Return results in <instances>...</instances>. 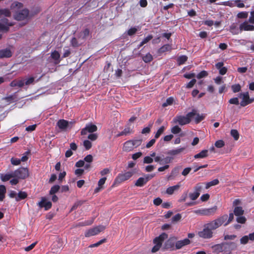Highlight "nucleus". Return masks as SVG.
Returning a JSON list of instances; mask_svg holds the SVG:
<instances>
[{"mask_svg": "<svg viewBox=\"0 0 254 254\" xmlns=\"http://www.w3.org/2000/svg\"><path fill=\"white\" fill-rule=\"evenodd\" d=\"M106 180V177H103L99 180L98 183V186L94 190L95 193H97L99 192L101 190L103 189L104 187L103 186L105 183Z\"/></svg>", "mask_w": 254, "mask_h": 254, "instance_id": "obj_21", "label": "nucleus"}, {"mask_svg": "<svg viewBox=\"0 0 254 254\" xmlns=\"http://www.w3.org/2000/svg\"><path fill=\"white\" fill-rule=\"evenodd\" d=\"M146 182L143 177L139 178L135 183V186L139 187H142L146 184Z\"/></svg>", "mask_w": 254, "mask_h": 254, "instance_id": "obj_37", "label": "nucleus"}, {"mask_svg": "<svg viewBox=\"0 0 254 254\" xmlns=\"http://www.w3.org/2000/svg\"><path fill=\"white\" fill-rule=\"evenodd\" d=\"M38 205L40 208H45V210H48L52 207V202L50 201H47L45 197H42L41 201L39 202Z\"/></svg>", "mask_w": 254, "mask_h": 254, "instance_id": "obj_15", "label": "nucleus"}, {"mask_svg": "<svg viewBox=\"0 0 254 254\" xmlns=\"http://www.w3.org/2000/svg\"><path fill=\"white\" fill-rule=\"evenodd\" d=\"M153 38V36L152 35H148L146 37L144 38L143 40L141 41V44L144 45L148 43L149 41H150Z\"/></svg>", "mask_w": 254, "mask_h": 254, "instance_id": "obj_62", "label": "nucleus"}, {"mask_svg": "<svg viewBox=\"0 0 254 254\" xmlns=\"http://www.w3.org/2000/svg\"><path fill=\"white\" fill-rule=\"evenodd\" d=\"M176 240L177 238L176 237L170 238L165 243L163 249L170 251L175 250V244Z\"/></svg>", "mask_w": 254, "mask_h": 254, "instance_id": "obj_8", "label": "nucleus"}, {"mask_svg": "<svg viewBox=\"0 0 254 254\" xmlns=\"http://www.w3.org/2000/svg\"><path fill=\"white\" fill-rule=\"evenodd\" d=\"M225 145L224 142L222 140H218L215 143V145L217 148H222Z\"/></svg>", "mask_w": 254, "mask_h": 254, "instance_id": "obj_63", "label": "nucleus"}, {"mask_svg": "<svg viewBox=\"0 0 254 254\" xmlns=\"http://www.w3.org/2000/svg\"><path fill=\"white\" fill-rule=\"evenodd\" d=\"M106 242V239H103L101 240L97 243L90 245L89 247V248L97 247L99 246L100 245L103 244L104 243H105Z\"/></svg>", "mask_w": 254, "mask_h": 254, "instance_id": "obj_54", "label": "nucleus"}, {"mask_svg": "<svg viewBox=\"0 0 254 254\" xmlns=\"http://www.w3.org/2000/svg\"><path fill=\"white\" fill-rule=\"evenodd\" d=\"M83 146L86 150H89L92 147V143L89 140H85L83 141Z\"/></svg>", "mask_w": 254, "mask_h": 254, "instance_id": "obj_47", "label": "nucleus"}, {"mask_svg": "<svg viewBox=\"0 0 254 254\" xmlns=\"http://www.w3.org/2000/svg\"><path fill=\"white\" fill-rule=\"evenodd\" d=\"M98 138V135L97 133H91L88 135V139L91 141H95Z\"/></svg>", "mask_w": 254, "mask_h": 254, "instance_id": "obj_59", "label": "nucleus"}, {"mask_svg": "<svg viewBox=\"0 0 254 254\" xmlns=\"http://www.w3.org/2000/svg\"><path fill=\"white\" fill-rule=\"evenodd\" d=\"M165 129V127L164 126H161L157 131L155 135V138L156 139L158 138L163 133Z\"/></svg>", "mask_w": 254, "mask_h": 254, "instance_id": "obj_42", "label": "nucleus"}, {"mask_svg": "<svg viewBox=\"0 0 254 254\" xmlns=\"http://www.w3.org/2000/svg\"><path fill=\"white\" fill-rule=\"evenodd\" d=\"M212 249L215 253L217 254L223 252L222 243L213 246Z\"/></svg>", "mask_w": 254, "mask_h": 254, "instance_id": "obj_32", "label": "nucleus"}, {"mask_svg": "<svg viewBox=\"0 0 254 254\" xmlns=\"http://www.w3.org/2000/svg\"><path fill=\"white\" fill-rule=\"evenodd\" d=\"M70 43H71V45L73 47H74V48L77 47H78L80 45V44L78 43V42L77 41V40L75 37H73L71 39V41H70Z\"/></svg>", "mask_w": 254, "mask_h": 254, "instance_id": "obj_57", "label": "nucleus"}, {"mask_svg": "<svg viewBox=\"0 0 254 254\" xmlns=\"http://www.w3.org/2000/svg\"><path fill=\"white\" fill-rule=\"evenodd\" d=\"M227 219V215L224 214L209 223L205 224L203 230L198 232V235L199 237L205 239L211 238L213 237L212 230H214L222 226Z\"/></svg>", "mask_w": 254, "mask_h": 254, "instance_id": "obj_1", "label": "nucleus"}, {"mask_svg": "<svg viewBox=\"0 0 254 254\" xmlns=\"http://www.w3.org/2000/svg\"><path fill=\"white\" fill-rule=\"evenodd\" d=\"M4 15L6 17H10L11 16V12L8 9H0V16Z\"/></svg>", "mask_w": 254, "mask_h": 254, "instance_id": "obj_39", "label": "nucleus"}, {"mask_svg": "<svg viewBox=\"0 0 254 254\" xmlns=\"http://www.w3.org/2000/svg\"><path fill=\"white\" fill-rule=\"evenodd\" d=\"M132 145L134 148H136L141 145L142 140L141 139L131 140Z\"/></svg>", "mask_w": 254, "mask_h": 254, "instance_id": "obj_51", "label": "nucleus"}, {"mask_svg": "<svg viewBox=\"0 0 254 254\" xmlns=\"http://www.w3.org/2000/svg\"><path fill=\"white\" fill-rule=\"evenodd\" d=\"M190 243L189 239L186 238L184 240L176 241L175 244V249L179 250L185 246H187Z\"/></svg>", "mask_w": 254, "mask_h": 254, "instance_id": "obj_16", "label": "nucleus"}, {"mask_svg": "<svg viewBox=\"0 0 254 254\" xmlns=\"http://www.w3.org/2000/svg\"><path fill=\"white\" fill-rule=\"evenodd\" d=\"M219 183V181L218 179H214L209 182H207L206 184L205 189H208L212 186H214L218 185Z\"/></svg>", "mask_w": 254, "mask_h": 254, "instance_id": "obj_38", "label": "nucleus"}, {"mask_svg": "<svg viewBox=\"0 0 254 254\" xmlns=\"http://www.w3.org/2000/svg\"><path fill=\"white\" fill-rule=\"evenodd\" d=\"M239 97L242 98L240 105L242 107H245L253 103L254 101V98H250L248 92L241 93L239 94Z\"/></svg>", "mask_w": 254, "mask_h": 254, "instance_id": "obj_6", "label": "nucleus"}, {"mask_svg": "<svg viewBox=\"0 0 254 254\" xmlns=\"http://www.w3.org/2000/svg\"><path fill=\"white\" fill-rule=\"evenodd\" d=\"M231 135L233 137L235 140H238L239 138V133L236 129H232L231 130Z\"/></svg>", "mask_w": 254, "mask_h": 254, "instance_id": "obj_44", "label": "nucleus"}, {"mask_svg": "<svg viewBox=\"0 0 254 254\" xmlns=\"http://www.w3.org/2000/svg\"><path fill=\"white\" fill-rule=\"evenodd\" d=\"M27 193L25 191H20L17 194L16 197V201H19L22 199H24L27 197Z\"/></svg>", "mask_w": 254, "mask_h": 254, "instance_id": "obj_28", "label": "nucleus"}, {"mask_svg": "<svg viewBox=\"0 0 254 254\" xmlns=\"http://www.w3.org/2000/svg\"><path fill=\"white\" fill-rule=\"evenodd\" d=\"M69 123L72 124V122H69L64 119H61L58 121L57 126L60 129L65 130L68 127Z\"/></svg>", "mask_w": 254, "mask_h": 254, "instance_id": "obj_17", "label": "nucleus"}, {"mask_svg": "<svg viewBox=\"0 0 254 254\" xmlns=\"http://www.w3.org/2000/svg\"><path fill=\"white\" fill-rule=\"evenodd\" d=\"M12 172L14 178H17L19 179L24 180L29 176L27 168L20 167Z\"/></svg>", "mask_w": 254, "mask_h": 254, "instance_id": "obj_4", "label": "nucleus"}, {"mask_svg": "<svg viewBox=\"0 0 254 254\" xmlns=\"http://www.w3.org/2000/svg\"><path fill=\"white\" fill-rule=\"evenodd\" d=\"M231 88L234 93H237L241 91V86L239 84H236L232 85Z\"/></svg>", "mask_w": 254, "mask_h": 254, "instance_id": "obj_43", "label": "nucleus"}, {"mask_svg": "<svg viewBox=\"0 0 254 254\" xmlns=\"http://www.w3.org/2000/svg\"><path fill=\"white\" fill-rule=\"evenodd\" d=\"M246 221H247V219H246V217L245 216H243V215L237 216V217L236 218V221L238 223L245 224L246 223Z\"/></svg>", "mask_w": 254, "mask_h": 254, "instance_id": "obj_50", "label": "nucleus"}, {"mask_svg": "<svg viewBox=\"0 0 254 254\" xmlns=\"http://www.w3.org/2000/svg\"><path fill=\"white\" fill-rule=\"evenodd\" d=\"M202 187L200 184H197L194 187V191L189 194V196L192 200H196L199 196Z\"/></svg>", "mask_w": 254, "mask_h": 254, "instance_id": "obj_13", "label": "nucleus"}, {"mask_svg": "<svg viewBox=\"0 0 254 254\" xmlns=\"http://www.w3.org/2000/svg\"><path fill=\"white\" fill-rule=\"evenodd\" d=\"M24 85V82L23 80H13L10 83V86L11 87L18 86L19 87H22Z\"/></svg>", "mask_w": 254, "mask_h": 254, "instance_id": "obj_24", "label": "nucleus"}, {"mask_svg": "<svg viewBox=\"0 0 254 254\" xmlns=\"http://www.w3.org/2000/svg\"><path fill=\"white\" fill-rule=\"evenodd\" d=\"M188 60V57L186 55H183L178 58L177 63L178 64L180 65L184 64Z\"/></svg>", "mask_w": 254, "mask_h": 254, "instance_id": "obj_35", "label": "nucleus"}, {"mask_svg": "<svg viewBox=\"0 0 254 254\" xmlns=\"http://www.w3.org/2000/svg\"><path fill=\"white\" fill-rule=\"evenodd\" d=\"M133 173L132 171H128L125 173L119 174L115 178L114 184H120L130 179L133 175Z\"/></svg>", "mask_w": 254, "mask_h": 254, "instance_id": "obj_5", "label": "nucleus"}, {"mask_svg": "<svg viewBox=\"0 0 254 254\" xmlns=\"http://www.w3.org/2000/svg\"><path fill=\"white\" fill-rule=\"evenodd\" d=\"M142 59L144 62H145V63H149L153 60V56L149 53L146 54L145 56H143Z\"/></svg>", "mask_w": 254, "mask_h": 254, "instance_id": "obj_36", "label": "nucleus"}, {"mask_svg": "<svg viewBox=\"0 0 254 254\" xmlns=\"http://www.w3.org/2000/svg\"><path fill=\"white\" fill-rule=\"evenodd\" d=\"M14 178L13 172L8 174H0V178L2 182L9 181L11 178Z\"/></svg>", "mask_w": 254, "mask_h": 254, "instance_id": "obj_25", "label": "nucleus"}, {"mask_svg": "<svg viewBox=\"0 0 254 254\" xmlns=\"http://www.w3.org/2000/svg\"><path fill=\"white\" fill-rule=\"evenodd\" d=\"M207 71L205 70H202L200 71L197 75H196V77L198 79H201L202 78L206 77L208 75Z\"/></svg>", "mask_w": 254, "mask_h": 254, "instance_id": "obj_52", "label": "nucleus"}, {"mask_svg": "<svg viewBox=\"0 0 254 254\" xmlns=\"http://www.w3.org/2000/svg\"><path fill=\"white\" fill-rule=\"evenodd\" d=\"M174 157L173 156H167L165 158L163 159L162 160L164 164L167 165V164L171 163Z\"/></svg>", "mask_w": 254, "mask_h": 254, "instance_id": "obj_55", "label": "nucleus"}, {"mask_svg": "<svg viewBox=\"0 0 254 254\" xmlns=\"http://www.w3.org/2000/svg\"><path fill=\"white\" fill-rule=\"evenodd\" d=\"M195 116H196V117L194 119V121L196 124H198L204 119V117L203 115H200L196 113Z\"/></svg>", "mask_w": 254, "mask_h": 254, "instance_id": "obj_49", "label": "nucleus"}, {"mask_svg": "<svg viewBox=\"0 0 254 254\" xmlns=\"http://www.w3.org/2000/svg\"><path fill=\"white\" fill-rule=\"evenodd\" d=\"M184 149H185V148L183 147L180 148H178L176 149H173V150L168 151L166 153V154L167 155H169L172 156H175V155H177L179 154L180 153H181V152H182L184 150Z\"/></svg>", "mask_w": 254, "mask_h": 254, "instance_id": "obj_26", "label": "nucleus"}, {"mask_svg": "<svg viewBox=\"0 0 254 254\" xmlns=\"http://www.w3.org/2000/svg\"><path fill=\"white\" fill-rule=\"evenodd\" d=\"M83 203H84V201H81V200L77 201L75 202L74 203L73 205L72 206L70 211H73L74 210H75L76 209H77V208L79 206L81 205Z\"/></svg>", "mask_w": 254, "mask_h": 254, "instance_id": "obj_53", "label": "nucleus"}, {"mask_svg": "<svg viewBox=\"0 0 254 254\" xmlns=\"http://www.w3.org/2000/svg\"><path fill=\"white\" fill-rule=\"evenodd\" d=\"M89 30L88 28H86L80 33L79 38H81L82 39H85L89 36Z\"/></svg>", "mask_w": 254, "mask_h": 254, "instance_id": "obj_33", "label": "nucleus"}, {"mask_svg": "<svg viewBox=\"0 0 254 254\" xmlns=\"http://www.w3.org/2000/svg\"><path fill=\"white\" fill-rule=\"evenodd\" d=\"M6 191L5 187L4 185H0V201H3L5 198Z\"/></svg>", "mask_w": 254, "mask_h": 254, "instance_id": "obj_34", "label": "nucleus"}, {"mask_svg": "<svg viewBox=\"0 0 254 254\" xmlns=\"http://www.w3.org/2000/svg\"><path fill=\"white\" fill-rule=\"evenodd\" d=\"M171 50V46L169 44H165L160 48L158 50V53L161 54L165 52L169 51Z\"/></svg>", "mask_w": 254, "mask_h": 254, "instance_id": "obj_29", "label": "nucleus"}, {"mask_svg": "<svg viewBox=\"0 0 254 254\" xmlns=\"http://www.w3.org/2000/svg\"><path fill=\"white\" fill-rule=\"evenodd\" d=\"M12 24L9 22V20L6 18H2L0 19V31H7L9 27Z\"/></svg>", "mask_w": 254, "mask_h": 254, "instance_id": "obj_12", "label": "nucleus"}, {"mask_svg": "<svg viewBox=\"0 0 254 254\" xmlns=\"http://www.w3.org/2000/svg\"><path fill=\"white\" fill-rule=\"evenodd\" d=\"M29 15V10L27 9H24L21 10L17 11L14 15V19L20 21L26 19Z\"/></svg>", "mask_w": 254, "mask_h": 254, "instance_id": "obj_9", "label": "nucleus"}, {"mask_svg": "<svg viewBox=\"0 0 254 254\" xmlns=\"http://www.w3.org/2000/svg\"><path fill=\"white\" fill-rule=\"evenodd\" d=\"M222 247L223 252L229 254L236 248V245L234 242H223L222 243Z\"/></svg>", "mask_w": 254, "mask_h": 254, "instance_id": "obj_10", "label": "nucleus"}, {"mask_svg": "<svg viewBox=\"0 0 254 254\" xmlns=\"http://www.w3.org/2000/svg\"><path fill=\"white\" fill-rule=\"evenodd\" d=\"M60 186L58 185H54L51 188L50 190V194L51 195L55 194L60 190Z\"/></svg>", "mask_w": 254, "mask_h": 254, "instance_id": "obj_40", "label": "nucleus"}, {"mask_svg": "<svg viewBox=\"0 0 254 254\" xmlns=\"http://www.w3.org/2000/svg\"><path fill=\"white\" fill-rule=\"evenodd\" d=\"M173 101L174 99L173 97H169L167 99L166 102L163 104L162 106L165 107L168 105H170L173 104Z\"/></svg>", "mask_w": 254, "mask_h": 254, "instance_id": "obj_48", "label": "nucleus"}, {"mask_svg": "<svg viewBox=\"0 0 254 254\" xmlns=\"http://www.w3.org/2000/svg\"><path fill=\"white\" fill-rule=\"evenodd\" d=\"M133 148L132 140H129L124 143L123 149L124 151L129 152L132 150Z\"/></svg>", "mask_w": 254, "mask_h": 254, "instance_id": "obj_20", "label": "nucleus"}, {"mask_svg": "<svg viewBox=\"0 0 254 254\" xmlns=\"http://www.w3.org/2000/svg\"><path fill=\"white\" fill-rule=\"evenodd\" d=\"M250 23L254 24V10L250 12V16L249 18Z\"/></svg>", "mask_w": 254, "mask_h": 254, "instance_id": "obj_64", "label": "nucleus"}, {"mask_svg": "<svg viewBox=\"0 0 254 254\" xmlns=\"http://www.w3.org/2000/svg\"><path fill=\"white\" fill-rule=\"evenodd\" d=\"M234 214L236 216H242L244 214V210L241 206H236L234 209Z\"/></svg>", "mask_w": 254, "mask_h": 254, "instance_id": "obj_30", "label": "nucleus"}, {"mask_svg": "<svg viewBox=\"0 0 254 254\" xmlns=\"http://www.w3.org/2000/svg\"><path fill=\"white\" fill-rule=\"evenodd\" d=\"M97 130V127L96 125L89 124L86 125V127L82 128L81 131V134L86 135L87 132L93 133Z\"/></svg>", "mask_w": 254, "mask_h": 254, "instance_id": "obj_11", "label": "nucleus"}, {"mask_svg": "<svg viewBox=\"0 0 254 254\" xmlns=\"http://www.w3.org/2000/svg\"><path fill=\"white\" fill-rule=\"evenodd\" d=\"M248 21H245L244 22L242 23L239 26L240 31L241 32L243 31H254V25H251L249 23Z\"/></svg>", "mask_w": 254, "mask_h": 254, "instance_id": "obj_14", "label": "nucleus"}, {"mask_svg": "<svg viewBox=\"0 0 254 254\" xmlns=\"http://www.w3.org/2000/svg\"><path fill=\"white\" fill-rule=\"evenodd\" d=\"M181 131V128L178 126H175L171 128V132L173 134H178Z\"/></svg>", "mask_w": 254, "mask_h": 254, "instance_id": "obj_56", "label": "nucleus"}, {"mask_svg": "<svg viewBox=\"0 0 254 254\" xmlns=\"http://www.w3.org/2000/svg\"><path fill=\"white\" fill-rule=\"evenodd\" d=\"M137 29L135 27H131V28L129 29L127 31V35L131 36L133 35L136 33L137 32Z\"/></svg>", "mask_w": 254, "mask_h": 254, "instance_id": "obj_60", "label": "nucleus"}, {"mask_svg": "<svg viewBox=\"0 0 254 254\" xmlns=\"http://www.w3.org/2000/svg\"><path fill=\"white\" fill-rule=\"evenodd\" d=\"M105 229L104 226H98L93 228L89 229L85 233L86 237H89L92 236L96 235L100 232L103 231Z\"/></svg>", "mask_w": 254, "mask_h": 254, "instance_id": "obj_7", "label": "nucleus"}, {"mask_svg": "<svg viewBox=\"0 0 254 254\" xmlns=\"http://www.w3.org/2000/svg\"><path fill=\"white\" fill-rule=\"evenodd\" d=\"M180 188V185L179 184H177L174 186L170 187L167 189L166 192V193L169 195H172L174 193V192L175 191L178 190Z\"/></svg>", "mask_w": 254, "mask_h": 254, "instance_id": "obj_23", "label": "nucleus"}, {"mask_svg": "<svg viewBox=\"0 0 254 254\" xmlns=\"http://www.w3.org/2000/svg\"><path fill=\"white\" fill-rule=\"evenodd\" d=\"M238 18L245 19L248 16V12L247 11L240 12L237 14V15Z\"/></svg>", "mask_w": 254, "mask_h": 254, "instance_id": "obj_45", "label": "nucleus"}, {"mask_svg": "<svg viewBox=\"0 0 254 254\" xmlns=\"http://www.w3.org/2000/svg\"><path fill=\"white\" fill-rule=\"evenodd\" d=\"M182 215L180 213H178L172 218L173 222H177L181 219Z\"/></svg>", "mask_w": 254, "mask_h": 254, "instance_id": "obj_61", "label": "nucleus"}, {"mask_svg": "<svg viewBox=\"0 0 254 254\" xmlns=\"http://www.w3.org/2000/svg\"><path fill=\"white\" fill-rule=\"evenodd\" d=\"M12 55L10 49L6 48L0 50V59L10 58Z\"/></svg>", "mask_w": 254, "mask_h": 254, "instance_id": "obj_19", "label": "nucleus"}, {"mask_svg": "<svg viewBox=\"0 0 254 254\" xmlns=\"http://www.w3.org/2000/svg\"><path fill=\"white\" fill-rule=\"evenodd\" d=\"M168 237L167 234L163 233L160 235L158 237H156L153 240L154 246L152 248L151 252L155 253L159 250L163 241Z\"/></svg>", "mask_w": 254, "mask_h": 254, "instance_id": "obj_3", "label": "nucleus"}, {"mask_svg": "<svg viewBox=\"0 0 254 254\" xmlns=\"http://www.w3.org/2000/svg\"><path fill=\"white\" fill-rule=\"evenodd\" d=\"M93 222V220L85 221L84 222H79L77 224V226H85L91 225Z\"/></svg>", "mask_w": 254, "mask_h": 254, "instance_id": "obj_46", "label": "nucleus"}, {"mask_svg": "<svg viewBox=\"0 0 254 254\" xmlns=\"http://www.w3.org/2000/svg\"><path fill=\"white\" fill-rule=\"evenodd\" d=\"M196 115V110L193 109L191 112L188 113L186 116H177L173 119V122L175 124H178L181 126L189 124L190 123L191 119Z\"/></svg>", "mask_w": 254, "mask_h": 254, "instance_id": "obj_2", "label": "nucleus"}, {"mask_svg": "<svg viewBox=\"0 0 254 254\" xmlns=\"http://www.w3.org/2000/svg\"><path fill=\"white\" fill-rule=\"evenodd\" d=\"M230 32L232 33L233 35H238L240 32L239 27L238 28L237 25L235 23H233L230 26Z\"/></svg>", "mask_w": 254, "mask_h": 254, "instance_id": "obj_27", "label": "nucleus"}, {"mask_svg": "<svg viewBox=\"0 0 254 254\" xmlns=\"http://www.w3.org/2000/svg\"><path fill=\"white\" fill-rule=\"evenodd\" d=\"M51 58L55 61V64H58L60 63V54L57 51H54L53 52L51 53Z\"/></svg>", "mask_w": 254, "mask_h": 254, "instance_id": "obj_31", "label": "nucleus"}, {"mask_svg": "<svg viewBox=\"0 0 254 254\" xmlns=\"http://www.w3.org/2000/svg\"><path fill=\"white\" fill-rule=\"evenodd\" d=\"M216 210V208H211L209 209H203V210H198L195 211V213H200L203 215H210L211 214H213Z\"/></svg>", "mask_w": 254, "mask_h": 254, "instance_id": "obj_18", "label": "nucleus"}, {"mask_svg": "<svg viewBox=\"0 0 254 254\" xmlns=\"http://www.w3.org/2000/svg\"><path fill=\"white\" fill-rule=\"evenodd\" d=\"M234 213H230L229 215V217H227V219L226 221L223 224L224 226H227L229 223H230L234 219Z\"/></svg>", "mask_w": 254, "mask_h": 254, "instance_id": "obj_41", "label": "nucleus"}, {"mask_svg": "<svg viewBox=\"0 0 254 254\" xmlns=\"http://www.w3.org/2000/svg\"><path fill=\"white\" fill-rule=\"evenodd\" d=\"M11 163L13 165H19L21 163V160L19 159L12 157L10 159Z\"/></svg>", "mask_w": 254, "mask_h": 254, "instance_id": "obj_58", "label": "nucleus"}, {"mask_svg": "<svg viewBox=\"0 0 254 254\" xmlns=\"http://www.w3.org/2000/svg\"><path fill=\"white\" fill-rule=\"evenodd\" d=\"M208 156V150L205 149L201 151L199 153L194 156L195 159L204 158Z\"/></svg>", "mask_w": 254, "mask_h": 254, "instance_id": "obj_22", "label": "nucleus"}]
</instances>
